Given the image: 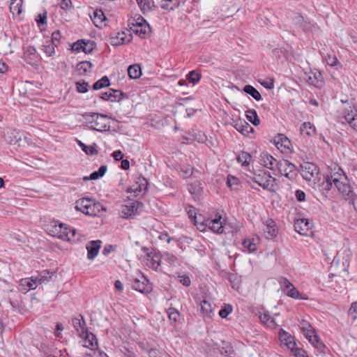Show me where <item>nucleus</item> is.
<instances>
[{
  "instance_id": "f257e3e1",
  "label": "nucleus",
  "mask_w": 357,
  "mask_h": 357,
  "mask_svg": "<svg viewBox=\"0 0 357 357\" xmlns=\"http://www.w3.org/2000/svg\"><path fill=\"white\" fill-rule=\"evenodd\" d=\"M75 208L85 215L91 216H99L106 211V208L100 202L87 197L77 200Z\"/></svg>"
},
{
  "instance_id": "f03ea898",
  "label": "nucleus",
  "mask_w": 357,
  "mask_h": 357,
  "mask_svg": "<svg viewBox=\"0 0 357 357\" xmlns=\"http://www.w3.org/2000/svg\"><path fill=\"white\" fill-rule=\"evenodd\" d=\"M83 117L91 129L98 132L109 130V119L107 115L93 112L86 113L83 114Z\"/></svg>"
},
{
  "instance_id": "7ed1b4c3",
  "label": "nucleus",
  "mask_w": 357,
  "mask_h": 357,
  "mask_svg": "<svg viewBox=\"0 0 357 357\" xmlns=\"http://www.w3.org/2000/svg\"><path fill=\"white\" fill-rule=\"evenodd\" d=\"M52 232V236H56L63 241L75 242L78 239L75 238L77 234L76 230L67 227L63 223L55 224L53 227Z\"/></svg>"
},
{
  "instance_id": "20e7f679",
  "label": "nucleus",
  "mask_w": 357,
  "mask_h": 357,
  "mask_svg": "<svg viewBox=\"0 0 357 357\" xmlns=\"http://www.w3.org/2000/svg\"><path fill=\"white\" fill-rule=\"evenodd\" d=\"M250 179L262 187L263 189L274 191V182L275 179L271 176L270 173L259 171V174H255V176L251 177Z\"/></svg>"
},
{
  "instance_id": "39448f33",
  "label": "nucleus",
  "mask_w": 357,
  "mask_h": 357,
  "mask_svg": "<svg viewBox=\"0 0 357 357\" xmlns=\"http://www.w3.org/2000/svg\"><path fill=\"white\" fill-rule=\"evenodd\" d=\"M275 169L278 171V173L274 172L275 175H283L289 179H294L295 177L294 171L296 167L287 160H279Z\"/></svg>"
},
{
  "instance_id": "423d86ee",
  "label": "nucleus",
  "mask_w": 357,
  "mask_h": 357,
  "mask_svg": "<svg viewBox=\"0 0 357 357\" xmlns=\"http://www.w3.org/2000/svg\"><path fill=\"white\" fill-rule=\"evenodd\" d=\"M300 167L301 174L305 181H310L319 174V168L313 162H303Z\"/></svg>"
},
{
  "instance_id": "0eeeda50",
  "label": "nucleus",
  "mask_w": 357,
  "mask_h": 357,
  "mask_svg": "<svg viewBox=\"0 0 357 357\" xmlns=\"http://www.w3.org/2000/svg\"><path fill=\"white\" fill-rule=\"evenodd\" d=\"M132 288L144 294H149L153 290L152 284L144 275L141 277V279H135L133 281Z\"/></svg>"
},
{
  "instance_id": "6e6552de",
  "label": "nucleus",
  "mask_w": 357,
  "mask_h": 357,
  "mask_svg": "<svg viewBox=\"0 0 357 357\" xmlns=\"http://www.w3.org/2000/svg\"><path fill=\"white\" fill-rule=\"evenodd\" d=\"M343 118L349 126L357 131V109L355 106H349L343 112Z\"/></svg>"
},
{
  "instance_id": "1a4fd4ad",
  "label": "nucleus",
  "mask_w": 357,
  "mask_h": 357,
  "mask_svg": "<svg viewBox=\"0 0 357 357\" xmlns=\"http://www.w3.org/2000/svg\"><path fill=\"white\" fill-rule=\"evenodd\" d=\"M143 206V204L138 201L131 202L130 205H123L121 209V217L130 218L138 213V210Z\"/></svg>"
},
{
  "instance_id": "9d476101",
  "label": "nucleus",
  "mask_w": 357,
  "mask_h": 357,
  "mask_svg": "<svg viewBox=\"0 0 357 357\" xmlns=\"http://www.w3.org/2000/svg\"><path fill=\"white\" fill-rule=\"evenodd\" d=\"M263 231L265 237L268 239L274 238L277 236L278 233L275 222L271 218H268L265 222H264Z\"/></svg>"
},
{
  "instance_id": "9b49d317",
  "label": "nucleus",
  "mask_w": 357,
  "mask_h": 357,
  "mask_svg": "<svg viewBox=\"0 0 357 357\" xmlns=\"http://www.w3.org/2000/svg\"><path fill=\"white\" fill-rule=\"evenodd\" d=\"M127 95L120 90H114L110 89L109 91L102 93L100 98L107 101L119 102L124 98H127Z\"/></svg>"
},
{
  "instance_id": "f8f14e48",
  "label": "nucleus",
  "mask_w": 357,
  "mask_h": 357,
  "mask_svg": "<svg viewBox=\"0 0 357 357\" xmlns=\"http://www.w3.org/2000/svg\"><path fill=\"white\" fill-rule=\"evenodd\" d=\"M282 286L284 291L287 295L291 298L296 299H306L305 297H303L299 291L294 287V285L287 278H283Z\"/></svg>"
},
{
  "instance_id": "ddd939ff",
  "label": "nucleus",
  "mask_w": 357,
  "mask_h": 357,
  "mask_svg": "<svg viewBox=\"0 0 357 357\" xmlns=\"http://www.w3.org/2000/svg\"><path fill=\"white\" fill-rule=\"evenodd\" d=\"M138 20H141V22H143V24L137 26H130V29L133 33L138 35L139 36L145 38L146 35L149 36L151 31V27L148 22L142 16H138Z\"/></svg>"
},
{
  "instance_id": "4468645a",
  "label": "nucleus",
  "mask_w": 357,
  "mask_h": 357,
  "mask_svg": "<svg viewBox=\"0 0 357 357\" xmlns=\"http://www.w3.org/2000/svg\"><path fill=\"white\" fill-rule=\"evenodd\" d=\"M260 163L265 167L270 169L274 172H276L277 161L271 155L267 153H262L260 155Z\"/></svg>"
},
{
  "instance_id": "2eb2a0df",
  "label": "nucleus",
  "mask_w": 357,
  "mask_h": 357,
  "mask_svg": "<svg viewBox=\"0 0 357 357\" xmlns=\"http://www.w3.org/2000/svg\"><path fill=\"white\" fill-rule=\"evenodd\" d=\"M101 241H91L86 245L88 251L87 257L89 259H93L98 254L101 245Z\"/></svg>"
},
{
  "instance_id": "dca6fc26",
  "label": "nucleus",
  "mask_w": 357,
  "mask_h": 357,
  "mask_svg": "<svg viewBox=\"0 0 357 357\" xmlns=\"http://www.w3.org/2000/svg\"><path fill=\"white\" fill-rule=\"evenodd\" d=\"M130 35L128 37L124 32H119L114 35H111L109 38V43L113 46L121 45L130 41Z\"/></svg>"
},
{
  "instance_id": "f3484780",
  "label": "nucleus",
  "mask_w": 357,
  "mask_h": 357,
  "mask_svg": "<svg viewBox=\"0 0 357 357\" xmlns=\"http://www.w3.org/2000/svg\"><path fill=\"white\" fill-rule=\"evenodd\" d=\"M147 257V266L157 271L161 264V255L160 253L151 252L148 254Z\"/></svg>"
},
{
  "instance_id": "a211bd4d",
  "label": "nucleus",
  "mask_w": 357,
  "mask_h": 357,
  "mask_svg": "<svg viewBox=\"0 0 357 357\" xmlns=\"http://www.w3.org/2000/svg\"><path fill=\"white\" fill-rule=\"evenodd\" d=\"M234 128L245 136H248L250 133L254 131V128L244 120L237 121Z\"/></svg>"
},
{
  "instance_id": "6ab92c4d",
  "label": "nucleus",
  "mask_w": 357,
  "mask_h": 357,
  "mask_svg": "<svg viewBox=\"0 0 357 357\" xmlns=\"http://www.w3.org/2000/svg\"><path fill=\"white\" fill-rule=\"evenodd\" d=\"M295 230L301 235H307L310 229V223L307 219H299L294 224Z\"/></svg>"
},
{
  "instance_id": "aec40b11",
  "label": "nucleus",
  "mask_w": 357,
  "mask_h": 357,
  "mask_svg": "<svg viewBox=\"0 0 357 357\" xmlns=\"http://www.w3.org/2000/svg\"><path fill=\"white\" fill-rule=\"evenodd\" d=\"M333 185L344 195H350L352 192L351 187L348 183H343L336 178L333 179Z\"/></svg>"
},
{
  "instance_id": "412c9836",
  "label": "nucleus",
  "mask_w": 357,
  "mask_h": 357,
  "mask_svg": "<svg viewBox=\"0 0 357 357\" xmlns=\"http://www.w3.org/2000/svg\"><path fill=\"white\" fill-rule=\"evenodd\" d=\"M38 282L36 281V278L32 276L29 278H23L20 280V286L23 291H28L30 289H35L38 286Z\"/></svg>"
},
{
  "instance_id": "4be33fe9",
  "label": "nucleus",
  "mask_w": 357,
  "mask_h": 357,
  "mask_svg": "<svg viewBox=\"0 0 357 357\" xmlns=\"http://www.w3.org/2000/svg\"><path fill=\"white\" fill-rule=\"evenodd\" d=\"M206 225L214 232L221 234L223 232L222 223L220 218H215L213 220H207Z\"/></svg>"
},
{
  "instance_id": "5701e85b",
  "label": "nucleus",
  "mask_w": 357,
  "mask_h": 357,
  "mask_svg": "<svg viewBox=\"0 0 357 357\" xmlns=\"http://www.w3.org/2000/svg\"><path fill=\"white\" fill-rule=\"evenodd\" d=\"M137 2L144 14L154 10L155 8L153 0H137Z\"/></svg>"
},
{
  "instance_id": "b1692460",
  "label": "nucleus",
  "mask_w": 357,
  "mask_h": 357,
  "mask_svg": "<svg viewBox=\"0 0 357 357\" xmlns=\"http://www.w3.org/2000/svg\"><path fill=\"white\" fill-rule=\"evenodd\" d=\"M84 344L82 345V347H90L93 351L98 347V340L96 336L90 333H86V336L84 340Z\"/></svg>"
},
{
  "instance_id": "393cba45",
  "label": "nucleus",
  "mask_w": 357,
  "mask_h": 357,
  "mask_svg": "<svg viewBox=\"0 0 357 357\" xmlns=\"http://www.w3.org/2000/svg\"><path fill=\"white\" fill-rule=\"evenodd\" d=\"M93 64L88 61L79 62L76 66V69L79 72V75H84L87 73L91 71Z\"/></svg>"
},
{
  "instance_id": "a878e982",
  "label": "nucleus",
  "mask_w": 357,
  "mask_h": 357,
  "mask_svg": "<svg viewBox=\"0 0 357 357\" xmlns=\"http://www.w3.org/2000/svg\"><path fill=\"white\" fill-rule=\"evenodd\" d=\"M93 22L96 27L100 28L104 21L106 20V17L102 10H96L93 13V17H91Z\"/></svg>"
},
{
  "instance_id": "bb28decb",
  "label": "nucleus",
  "mask_w": 357,
  "mask_h": 357,
  "mask_svg": "<svg viewBox=\"0 0 357 357\" xmlns=\"http://www.w3.org/2000/svg\"><path fill=\"white\" fill-rule=\"evenodd\" d=\"M23 0H10L9 9L13 15H19L22 12Z\"/></svg>"
},
{
  "instance_id": "cd10ccee",
  "label": "nucleus",
  "mask_w": 357,
  "mask_h": 357,
  "mask_svg": "<svg viewBox=\"0 0 357 357\" xmlns=\"http://www.w3.org/2000/svg\"><path fill=\"white\" fill-rule=\"evenodd\" d=\"M128 74L130 79H138L142 75L141 67L139 64L130 65L128 68Z\"/></svg>"
},
{
  "instance_id": "c85d7f7f",
  "label": "nucleus",
  "mask_w": 357,
  "mask_h": 357,
  "mask_svg": "<svg viewBox=\"0 0 357 357\" xmlns=\"http://www.w3.org/2000/svg\"><path fill=\"white\" fill-rule=\"evenodd\" d=\"M300 328L303 331L307 339L308 337H311V335L316 333L311 324L305 320L301 321Z\"/></svg>"
},
{
  "instance_id": "c756f323",
  "label": "nucleus",
  "mask_w": 357,
  "mask_h": 357,
  "mask_svg": "<svg viewBox=\"0 0 357 357\" xmlns=\"http://www.w3.org/2000/svg\"><path fill=\"white\" fill-rule=\"evenodd\" d=\"M300 131L302 135H305L307 136H312L315 134V127L310 122L303 123L301 128Z\"/></svg>"
},
{
  "instance_id": "7c9ffc66",
  "label": "nucleus",
  "mask_w": 357,
  "mask_h": 357,
  "mask_svg": "<svg viewBox=\"0 0 357 357\" xmlns=\"http://www.w3.org/2000/svg\"><path fill=\"white\" fill-rule=\"evenodd\" d=\"M53 275V273L45 270L43 271L41 273H40L37 276H35L36 278V281L38 282L39 284H41L43 283H46L50 281V280L52 278Z\"/></svg>"
},
{
  "instance_id": "2f4dec72",
  "label": "nucleus",
  "mask_w": 357,
  "mask_h": 357,
  "mask_svg": "<svg viewBox=\"0 0 357 357\" xmlns=\"http://www.w3.org/2000/svg\"><path fill=\"white\" fill-rule=\"evenodd\" d=\"M188 190L190 194L199 196L203 192V188L201 186V182L199 181H195L194 182L189 184Z\"/></svg>"
},
{
  "instance_id": "473e14b6",
  "label": "nucleus",
  "mask_w": 357,
  "mask_h": 357,
  "mask_svg": "<svg viewBox=\"0 0 357 357\" xmlns=\"http://www.w3.org/2000/svg\"><path fill=\"white\" fill-rule=\"evenodd\" d=\"M307 340L318 350L322 351L324 349L325 345L316 333L312 335L311 337H308Z\"/></svg>"
},
{
  "instance_id": "72a5a7b5",
  "label": "nucleus",
  "mask_w": 357,
  "mask_h": 357,
  "mask_svg": "<svg viewBox=\"0 0 357 357\" xmlns=\"http://www.w3.org/2000/svg\"><path fill=\"white\" fill-rule=\"evenodd\" d=\"M179 6L178 0H161L160 7L164 10H172Z\"/></svg>"
},
{
  "instance_id": "f704fd0d",
  "label": "nucleus",
  "mask_w": 357,
  "mask_h": 357,
  "mask_svg": "<svg viewBox=\"0 0 357 357\" xmlns=\"http://www.w3.org/2000/svg\"><path fill=\"white\" fill-rule=\"evenodd\" d=\"M107 170L106 165H102L100 167L98 171L92 172L89 177H84V180H96L100 177H102Z\"/></svg>"
},
{
  "instance_id": "c9c22d12",
  "label": "nucleus",
  "mask_w": 357,
  "mask_h": 357,
  "mask_svg": "<svg viewBox=\"0 0 357 357\" xmlns=\"http://www.w3.org/2000/svg\"><path fill=\"white\" fill-rule=\"evenodd\" d=\"M333 178L332 176H330L329 175L324 176V181H323L321 185H320V187H321L320 190L325 191V192L329 191L333 185Z\"/></svg>"
},
{
  "instance_id": "e433bc0d",
  "label": "nucleus",
  "mask_w": 357,
  "mask_h": 357,
  "mask_svg": "<svg viewBox=\"0 0 357 357\" xmlns=\"http://www.w3.org/2000/svg\"><path fill=\"white\" fill-rule=\"evenodd\" d=\"M110 85V81L107 76H103L93 84V90H99Z\"/></svg>"
},
{
  "instance_id": "4c0bfd02",
  "label": "nucleus",
  "mask_w": 357,
  "mask_h": 357,
  "mask_svg": "<svg viewBox=\"0 0 357 357\" xmlns=\"http://www.w3.org/2000/svg\"><path fill=\"white\" fill-rule=\"evenodd\" d=\"M243 91L251 96L256 100H260L261 96L259 92L251 85H245L243 88Z\"/></svg>"
},
{
  "instance_id": "58836bf2",
  "label": "nucleus",
  "mask_w": 357,
  "mask_h": 357,
  "mask_svg": "<svg viewBox=\"0 0 357 357\" xmlns=\"http://www.w3.org/2000/svg\"><path fill=\"white\" fill-rule=\"evenodd\" d=\"M78 144L82 148V151H84L86 155H97L98 153V151L95 148V146H96V144H93L94 146H86L83 142H82L81 141L79 140Z\"/></svg>"
},
{
  "instance_id": "ea45409f",
  "label": "nucleus",
  "mask_w": 357,
  "mask_h": 357,
  "mask_svg": "<svg viewBox=\"0 0 357 357\" xmlns=\"http://www.w3.org/2000/svg\"><path fill=\"white\" fill-rule=\"evenodd\" d=\"M247 119L254 125L258 126L260 123V120L257 116V112L255 109H249L246 111Z\"/></svg>"
},
{
  "instance_id": "a19ab883",
  "label": "nucleus",
  "mask_w": 357,
  "mask_h": 357,
  "mask_svg": "<svg viewBox=\"0 0 357 357\" xmlns=\"http://www.w3.org/2000/svg\"><path fill=\"white\" fill-rule=\"evenodd\" d=\"M79 318H75L73 319V325L75 330L79 333H83L84 331L85 321L84 317L79 315Z\"/></svg>"
},
{
  "instance_id": "79ce46f5",
  "label": "nucleus",
  "mask_w": 357,
  "mask_h": 357,
  "mask_svg": "<svg viewBox=\"0 0 357 357\" xmlns=\"http://www.w3.org/2000/svg\"><path fill=\"white\" fill-rule=\"evenodd\" d=\"M251 158L249 153L243 151L238 155L237 160L238 162L241 163L242 165L247 166L249 165Z\"/></svg>"
},
{
  "instance_id": "37998d69",
  "label": "nucleus",
  "mask_w": 357,
  "mask_h": 357,
  "mask_svg": "<svg viewBox=\"0 0 357 357\" xmlns=\"http://www.w3.org/2000/svg\"><path fill=\"white\" fill-rule=\"evenodd\" d=\"M243 246L244 248L247 249L249 252H254L257 250V246L256 243L255 242V240H250V239H245L243 241Z\"/></svg>"
},
{
  "instance_id": "c03bdc74",
  "label": "nucleus",
  "mask_w": 357,
  "mask_h": 357,
  "mask_svg": "<svg viewBox=\"0 0 357 357\" xmlns=\"http://www.w3.org/2000/svg\"><path fill=\"white\" fill-rule=\"evenodd\" d=\"M201 309L205 315L211 317V314L212 313V306L211 303L206 300H203L201 303Z\"/></svg>"
},
{
  "instance_id": "a18cd8bd",
  "label": "nucleus",
  "mask_w": 357,
  "mask_h": 357,
  "mask_svg": "<svg viewBox=\"0 0 357 357\" xmlns=\"http://www.w3.org/2000/svg\"><path fill=\"white\" fill-rule=\"evenodd\" d=\"M227 184L233 190H237L238 189L239 183L236 177L229 175Z\"/></svg>"
},
{
  "instance_id": "49530a36",
  "label": "nucleus",
  "mask_w": 357,
  "mask_h": 357,
  "mask_svg": "<svg viewBox=\"0 0 357 357\" xmlns=\"http://www.w3.org/2000/svg\"><path fill=\"white\" fill-rule=\"evenodd\" d=\"M201 78V74L197 73L196 70L190 71L187 75V79L190 82H192L194 84L198 83Z\"/></svg>"
},
{
  "instance_id": "de8ad7c7",
  "label": "nucleus",
  "mask_w": 357,
  "mask_h": 357,
  "mask_svg": "<svg viewBox=\"0 0 357 357\" xmlns=\"http://www.w3.org/2000/svg\"><path fill=\"white\" fill-rule=\"evenodd\" d=\"M163 259L172 266H176V264L178 263V258L169 252L164 253Z\"/></svg>"
},
{
  "instance_id": "09e8293b",
  "label": "nucleus",
  "mask_w": 357,
  "mask_h": 357,
  "mask_svg": "<svg viewBox=\"0 0 357 357\" xmlns=\"http://www.w3.org/2000/svg\"><path fill=\"white\" fill-rule=\"evenodd\" d=\"M324 59L331 66H335L339 63L338 59L335 55L327 54L324 56Z\"/></svg>"
},
{
  "instance_id": "8fccbe9b",
  "label": "nucleus",
  "mask_w": 357,
  "mask_h": 357,
  "mask_svg": "<svg viewBox=\"0 0 357 357\" xmlns=\"http://www.w3.org/2000/svg\"><path fill=\"white\" fill-rule=\"evenodd\" d=\"M96 46V43L91 40H87L86 42L84 40L83 52L86 54L91 53Z\"/></svg>"
},
{
  "instance_id": "3c124183",
  "label": "nucleus",
  "mask_w": 357,
  "mask_h": 357,
  "mask_svg": "<svg viewBox=\"0 0 357 357\" xmlns=\"http://www.w3.org/2000/svg\"><path fill=\"white\" fill-rule=\"evenodd\" d=\"M167 314L169 319L172 321H174V322L177 321L178 318L180 316L178 311L174 307H169L167 310Z\"/></svg>"
},
{
  "instance_id": "603ef678",
  "label": "nucleus",
  "mask_w": 357,
  "mask_h": 357,
  "mask_svg": "<svg viewBox=\"0 0 357 357\" xmlns=\"http://www.w3.org/2000/svg\"><path fill=\"white\" fill-rule=\"evenodd\" d=\"M348 313L349 316L351 317L353 321L357 319V301L351 303Z\"/></svg>"
},
{
  "instance_id": "864d4df0",
  "label": "nucleus",
  "mask_w": 357,
  "mask_h": 357,
  "mask_svg": "<svg viewBox=\"0 0 357 357\" xmlns=\"http://www.w3.org/2000/svg\"><path fill=\"white\" fill-rule=\"evenodd\" d=\"M320 74L317 76L316 74H313L312 75H308L306 78L307 82L314 86L319 87V77H320Z\"/></svg>"
},
{
  "instance_id": "5fc2aeb1",
  "label": "nucleus",
  "mask_w": 357,
  "mask_h": 357,
  "mask_svg": "<svg viewBox=\"0 0 357 357\" xmlns=\"http://www.w3.org/2000/svg\"><path fill=\"white\" fill-rule=\"evenodd\" d=\"M231 312L232 306L229 304H227L222 309L220 310L219 315L222 318H226Z\"/></svg>"
},
{
  "instance_id": "6e6d98bb",
  "label": "nucleus",
  "mask_w": 357,
  "mask_h": 357,
  "mask_svg": "<svg viewBox=\"0 0 357 357\" xmlns=\"http://www.w3.org/2000/svg\"><path fill=\"white\" fill-rule=\"evenodd\" d=\"M89 84L84 81L82 82H76V89L79 93H86L88 91Z\"/></svg>"
},
{
  "instance_id": "4d7b16f0",
  "label": "nucleus",
  "mask_w": 357,
  "mask_h": 357,
  "mask_svg": "<svg viewBox=\"0 0 357 357\" xmlns=\"http://www.w3.org/2000/svg\"><path fill=\"white\" fill-rule=\"evenodd\" d=\"M285 340V344L287 346L288 349H290L292 352H294L298 347H296V343L294 340L291 336H288L287 339Z\"/></svg>"
},
{
  "instance_id": "13d9d810",
  "label": "nucleus",
  "mask_w": 357,
  "mask_h": 357,
  "mask_svg": "<svg viewBox=\"0 0 357 357\" xmlns=\"http://www.w3.org/2000/svg\"><path fill=\"white\" fill-rule=\"evenodd\" d=\"M275 59H279L282 56H286L287 51L282 48H275L272 51Z\"/></svg>"
},
{
  "instance_id": "bf43d9fd",
  "label": "nucleus",
  "mask_w": 357,
  "mask_h": 357,
  "mask_svg": "<svg viewBox=\"0 0 357 357\" xmlns=\"http://www.w3.org/2000/svg\"><path fill=\"white\" fill-rule=\"evenodd\" d=\"M61 38V35L59 31H55L52 34V43L54 45L57 47Z\"/></svg>"
},
{
  "instance_id": "052dcab7",
  "label": "nucleus",
  "mask_w": 357,
  "mask_h": 357,
  "mask_svg": "<svg viewBox=\"0 0 357 357\" xmlns=\"http://www.w3.org/2000/svg\"><path fill=\"white\" fill-rule=\"evenodd\" d=\"M36 20L37 21V23L39 26L45 24L47 23V13L45 12L43 13H40L37 16Z\"/></svg>"
},
{
  "instance_id": "680f3d73",
  "label": "nucleus",
  "mask_w": 357,
  "mask_h": 357,
  "mask_svg": "<svg viewBox=\"0 0 357 357\" xmlns=\"http://www.w3.org/2000/svg\"><path fill=\"white\" fill-rule=\"evenodd\" d=\"M84 40H79L72 45V50L76 52H83Z\"/></svg>"
},
{
  "instance_id": "e2e57ef3",
  "label": "nucleus",
  "mask_w": 357,
  "mask_h": 357,
  "mask_svg": "<svg viewBox=\"0 0 357 357\" xmlns=\"http://www.w3.org/2000/svg\"><path fill=\"white\" fill-rule=\"evenodd\" d=\"M54 47L56 46L52 43V44L45 45H43V50L47 56H52L54 54Z\"/></svg>"
},
{
  "instance_id": "0e129e2a",
  "label": "nucleus",
  "mask_w": 357,
  "mask_h": 357,
  "mask_svg": "<svg viewBox=\"0 0 357 357\" xmlns=\"http://www.w3.org/2000/svg\"><path fill=\"white\" fill-rule=\"evenodd\" d=\"M178 278H179L180 282L185 287H189L190 285L191 280L188 276L183 275L179 276Z\"/></svg>"
},
{
  "instance_id": "69168bd1",
  "label": "nucleus",
  "mask_w": 357,
  "mask_h": 357,
  "mask_svg": "<svg viewBox=\"0 0 357 357\" xmlns=\"http://www.w3.org/2000/svg\"><path fill=\"white\" fill-rule=\"evenodd\" d=\"M295 195L298 202H303L305 199V193L303 190H297Z\"/></svg>"
},
{
  "instance_id": "338daca9",
  "label": "nucleus",
  "mask_w": 357,
  "mask_h": 357,
  "mask_svg": "<svg viewBox=\"0 0 357 357\" xmlns=\"http://www.w3.org/2000/svg\"><path fill=\"white\" fill-rule=\"evenodd\" d=\"M270 317L271 316L268 312H264V313L260 312L259 318L262 323L266 324V322L269 320L268 319H270Z\"/></svg>"
},
{
  "instance_id": "774afa93",
  "label": "nucleus",
  "mask_w": 357,
  "mask_h": 357,
  "mask_svg": "<svg viewBox=\"0 0 357 357\" xmlns=\"http://www.w3.org/2000/svg\"><path fill=\"white\" fill-rule=\"evenodd\" d=\"M294 354L296 357H308L306 356V352L303 349L300 348L296 349L294 351Z\"/></svg>"
}]
</instances>
